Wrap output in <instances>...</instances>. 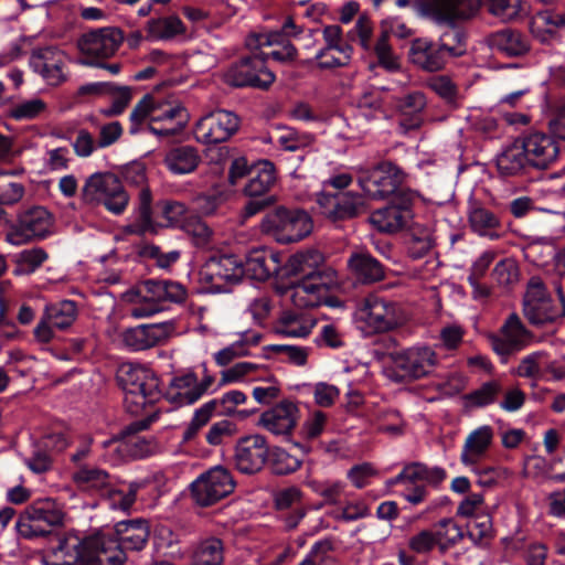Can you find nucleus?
<instances>
[{
	"label": "nucleus",
	"mask_w": 565,
	"mask_h": 565,
	"mask_svg": "<svg viewBox=\"0 0 565 565\" xmlns=\"http://www.w3.org/2000/svg\"><path fill=\"white\" fill-rule=\"evenodd\" d=\"M117 381L125 392V404L131 414H139L147 405L161 398L159 379L143 365L122 363L117 371Z\"/></svg>",
	"instance_id": "f257e3e1"
},
{
	"label": "nucleus",
	"mask_w": 565,
	"mask_h": 565,
	"mask_svg": "<svg viewBox=\"0 0 565 565\" xmlns=\"http://www.w3.org/2000/svg\"><path fill=\"white\" fill-rule=\"evenodd\" d=\"M354 319L365 335H374L404 326L408 318L398 302L371 295L361 301Z\"/></svg>",
	"instance_id": "f03ea898"
},
{
	"label": "nucleus",
	"mask_w": 565,
	"mask_h": 565,
	"mask_svg": "<svg viewBox=\"0 0 565 565\" xmlns=\"http://www.w3.org/2000/svg\"><path fill=\"white\" fill-rule=\"evenodd\" d=\"M260 227L277 242L290 244L308 236L312 232L313 223L306 211L280 206L264 216Z\"/></svg>",
	"instance_id": "7ed1b4c3"
},
{
	"label": "nucleus",
	"mask_w": 565,
	"mask_h": 565,
	"mask_svg": "<svg viewBox=\"0 0 565 565\" xmlns=\"http://www.w3.org/2000/svg\"><path fill=\"white\" fill-rule=\"evenodd\" d=\"M64 512L53 499L36 500L29 505L17 522V530L24 539L44 537L52 527L62 525Z\"/></svg>",
	"instance_id": "20e7f679"
},
{
	"label": "nucleus",
	"mask_w": 565,
	"mask_h": 565,
	"mask_svg": "<svg viewBox=\"0 0 565 565\" xmlns=\"http://www.w3.org/2000/svg\"><path fill=\"white\" fill-rule=\"evenodd\" d=\"M83 195L88 202L103 204L107 211L115 215L121 214L129 202V195L125 191L121 181L111 172L92 174L84 184Z\"/></svg>",
	"instance_id": "39448f33"
},
{
	"label": "nucleus",
	"mask_w": 565,
	"mask_h": 565,
	"mask_svg": "<svg viewBox=\"0 0 565 565\" xmlns=\"http://www.w3.org/2000/svg\"><path fill=\"white\" fill-rule=\"evenodd\" d=\"M404 171L391 161H383L371 169L360 171L358 183L365 196L372 200H384L397 195L405 181Z\"/></svg>",
	"instance_id": "423d86ee"
},
{
	"label": "nucleus",
	"mask_w": 565,
	"mask_h": 565,
	"mask_svg": "<svg viewBox=\"0 0 565 565\" xmlns=\"http://www.w3.org/2000/svg\"><path fill=\"white\" fill-rule=\"evenodd\" d=\"M235 487L231 471L223 466H215L192 481L190 492L198 505L210 507L230 495Z\"/></svg>",
	"instance_id": "0eeeda50"
},
{
	"label": "nucleus",
	"mask_w": 565,
	"mask_h": 565,
	"mask_svg": "<svg viewBox=\"0 0 565 565\" xmlns=\"http://www.w3.org/2000/svg\"><path fill=\"white\" fill-rule=\"evenodd\" d=\"M53 216L43 206H30L20 211L6 235L11 245H22L33 239H43L51 234Z\"/></svg>",
	"instance_id": "6e6552de"
},
{
	"label": "nucleus",
	"mask_w": 565,
	"mask_h": 565,
	"mask_svg": "<svg viewBox=\"0 0 565 565\" xmlns=\"http://www.w3.org/2000/svg\"><path fill=\"white\" fill-rule=\"evenodd\" d=\"M337 284V271L327 269L322 275L292 280L286 294L298 308L318 307L327 302L331 288Z\"/></svg>",
	"instance_id": "1a4fd4ad"
},
{
	"label": "nucleus",
	"mask_w": 565,
	"mask_h": 565,
	"mask_svg": "<svg viewBox=\"0 0 565 565\" xmlns=\"http://www.w3.org/2000/svg\"><path fill=\"white\" fill-rule=\"evenodd\" d=\"M394 370L401 381H415L430 375L439 364L436 351L426 344L414 345L392 354Z\"/></svg>",
	"instance_id": "9d476101"
},
{
	"label": "nucleus",
	"mask_w": 565,
	"mask_h": 565,
	"mask_svg": "<svg viewBox=\"0 0 565 565\" xmlns=\"http://www.w3.org/2000/svg\"><path fill=\"white\" fill-rule=\"evenodd\" d=\"M415 6L436 23L456 26L477 17L480 0H415Z\"/></svg>",
	"instance_id": "9b49d317"
},
{
	"label": "nucleus",
	"mask_w": 565,
	"mask_h": 565,
	"mask_svg": "<svg viewBox=\"0 0 565 565\" xmlns=\"http://www.w3.org/2000/svg\"><path fill=\"white\" fill-rule=\"evenodd\" d=\"M532 339V332L516 313L509 315L498 333L488 335L492 350L500 356L502 363H507L511 355L530 345Z\"/></svg>",
	"instance_id": "f8f14e48"
},
{
	"label": "nucleus",
	"mask_w": 565,
	"mask_h": 565,
	"mask_svg": "<svg viewBox=\"0 0 565 565\" xmlns=\"http://www.w3.org/2000/svg\"><path fill=\"white\" fill-rule=\"evenodd\" d=\"M224 81L235 87L267 89L274 83L275 75L268 70L264 57L253 55L231 65L224 73Z\"/></svg>",
	"instance_id": "ddd939ff"
},
{
	"label": "nucleus",
	"mask_w": 565,
	"mask_h": 565,
	"mask_svg": "<svg viewBox=\"0 0 565 565\" xmlns=\"http://www.w3.org/2000/svg\"><path fill=\"white\" fill-rule=\"evenodd\" d=\"M557 294L562 303L561 311L553 308L542 280L537 277L531 278L524 296V313L527 319L534 324H544L565 317V294L559 287Z\"/></svg>",
	"instance_id": "4468645a"
},
{
	"label": "nucleus",
	"mask_w": 565,
	"mask_h": 565,
	"mask_svg": "<svg viewBox=\"0 0 565 565\" xmlns=\"http://www.w3.org/2000/svg\"><path fill=\"white\" fill-rule=\"evenodd\" d=\"M238 127L239 119L234 113L217 109L198 120L194 137L204 145L221 143L227 141Z\"/></svg>",
	"instance_id": "2eb2a0df"
},
{
	"label": "nucleus",
	"mask_w": 565,
	"mask_h": 565,
	"mask_svg": "<svg viewBox=\"0 0 565 565\" xmlns=\"http://www.w3.org/2000/svg\"><path fill=\"white\" fill-rule=\"evenodd\" d=\"M244 277L243 262L235 255L210 257L200 270L202 281L210 284L217 291L225 290Z\"/></svg>",
	"instance_id": "dca6fc26"
},
{
	"label": "nucleus",
	"mask_w": 565,
	"mask_h": 565,
	"mask_svg": "<svg viewBox=\"0 0 565 565\" xmlns=\"http://www.w3.org/2000/svg\"><path fill=\"white\" fill-rule=\"evenodd\" d=\"M125 40L124 32L116 26H104L88 31L77 41L86 60H105L115 55Z\"/></svg>",
	"instance_id": "f3484780"
},
{
	"label": "nucleus",
	"mask_w": 565,
	"mask_h": 565,
	"mask_svg": "<svg viewBox=\"0 0 565 565\" xmlns=\"http://www.w3.org/2000/svg\"><path fill=\"white\" fill-rule=\"evenodd\" d=\"M413 201V192L399 191L388 205L371 214L370 222L380 232L396 233L406 226L412 217L411 206Z\"/></svg>",
	"instance_id": "a211bd4d"
},
{
	"label": "nucleus",
	"mask_w": 565,
	"mask_h": 565,
	"mask_svg": "<svg viewBox=\"0 0 565 565\" xmlns=\"http://www.w3.org/2000/svg\"><path fill=\"white\" fill-rule=\"evenodd\" d=\"M85 565H124L127 556L120 542L110 533H96L84 539Z\"/></svg>",
	"instance_id": "6ab92c4d"
},
{
	"label": "nucleus",
	"mask_w": 565,
	"mask_h": 565,
	"mask_svg": "<svg viewBox=\"0 0 565 565\" xmlns=\"http://www.w3.org/2000/svg\"><path fill=\"white\" fill-rule=\"evenodd\" d=\"M274 508L286 531H292L307 514L303 492L296 486L278 489L273 494Z\"/></svg>",
	"instance_id": "aec40b11"
},
{
	"label": "nucleus",
	"mask_w": 565,
	"mask_h": 565,
	"mask_svg": "<svg viewBox=\"0 0 565 565\" xmlns=\"http://www.w3.org/2000/svg\"><path fill=\"white\" fill-rule=\"evenodd\" d=\"M324 46L316 54L318 67L330 70L349 65L353 49L342 38V29L331 24L322 31Z\"/></svg>",
	"instance_id": "412c9836"
},
{
	"label": "nucleus",
	"mask_w": 565,
	"mask_h": 565,
	"mask_svg": "<svg viewBox=\"0 0 565 565\" xmlns=\"http://www.w3.org/2000/svg\"><path fill=\"white\" fill-rule=\"evenodd\" d=\"M269 455L264 436L255 434L238 439L235 446L234 462L237 470L245 475L259 472Z\"/></svg>",
	"instance_id": "4be33fe9"
},
{
	"label": "nucleus",
	"mask_w": 565,
	"mask_h": 565,
	"mask_svg": "<svg viewBox=\"0 0 565 565\" xmlns=\"http://www.w3.org/2000/svg\"><path fill=\"white\" fill-rule=\"evenodd\" d=\"M175 329L173 321L140 324L124 330L120 334L122 344L131 351H143L164 342Z\"/></svg>",
	"instance_id": "5701e85b"
},
{
	"label": "nucleus",
	"mask_w": 565,
	"mask_h": 565,
	"mask_svg": "<svg viewBox=\"0 0 565 565\" xmlns=\"http://www.w3.org/2000/svg\"><path fill=\"white\" fill-rule=\"evenodd\" d=\"M532 168L545 170L558 158V142L551 134L533 131L519 138Z\"/></svg>",
	"instance_id": "b1692460"
},
{
	"label": "nucleus",
	"mask_w": 565,
	"mask_h": 565,
	"mask_svg": "<svg viewBox=\"0 0 565 565\" xmlns=\"http://www.w3.org/2000/svg\"><path fill=\"white\" fill-rule=\"evenodd\" d=\"M317 202L321 213L333 222L355 217L364 206L363 196L351 191L337 194L322 192Z\"/></svg>",
	"instance_id": "393cba45"
},
{
	"label": "nucleus",
	"mask_w": 565,
	"mask_h": 565,
	"mask_svg": "<svg viewBox=\"0 0 565 565\" xmlns=\"http://www.w3.org/2000/svg\"><path fill=\"white\" fill-rule=\"evenodd\" d=\"M189 120V114L184 107L169 102H157L152 110V122L148 129L156 136H175L182 131Z\"/></svg>",
	"instance_id": "a878e982"
},
{
	"label": "nucleus",
	"mask_w": 565,
	"mask_h": 565,
	"mask_svg": "<svg viewBox=\"0 0 565 565\" xmlns=\"http://www.w3.org/2000/svg\"><path fill=\"white\" fill-rule=\"evenodd\" d=\"M65 64L66 55L64 52L53 46L33 51L30 58V65L34 72L39 73L47 84L53 86L65 82Z\"/></svg>",
	"instance_id": "bb28decb"
},
{
	"label": "nucleus",
	"mask_w": 565,
	"mask_h": 565,
	"mask_svg": "<svg viewBox=\"0 0 565 565\" xmlns=\"http://www.w3.org/2000/svg\"><path fill=\"white\" fill-rule=\"evenodd\" d=\"M299 419V409L290 401H281L274 407L264 412L258 424L274 435H288L296 427Z\"/></svg>",
	"instance_id": "cd10ccee"
},
{
	"label": "nucleus",
	"mask_w": 565,
	"mask_h": 565,
	"mask_svg": "<svg viewBox=\"0 0 565 565\" xmlns=\"http://www.w3.org/2000/svg\"><path fill=\"white\" fill-rule=\"evenodd\" d=\"M122 177L128 184L140 186L138 194V211L142 231H145L150 227L152 221V195L149 188L146 185V168L140 162H132L125 167Z\"/></svg>",
	"instance_id": "c85d7f7f"
},
{
	"label": "nucleus",
	"mask_w": 565,
	"mask_h": 565,
	"mask_svg": "<svg viewBox=\"0 0 565 565\" xmlns=\"http://www.w3.org/2000/svg\"><path fill=\"white\" fill-rule=\"evenodd\" d=\"M494 431L489 425L480 426L468 434L460 454L463 466H476L484 459L493 443Z\"/></svg>",
	"instance_id": "c756f323"
},
{
	"label": "nucleus",
	"mask_w": 565,
	"mask_h": 565,
	"mask_svg": "<svg viewBox=\"0 0 565 565\" xmlns=\"http://www.w3.org/2000/svg\"><path fill=\"white\" fill-rule=\"evenodd\" d=\"M408 55L415 66L427 72L440 71L448 61L438 43L427 39L414 40Z\"/></svg>",
	"instance_id": "7c9ffc66"
},
{
	"label": "nucleus",
	"mask_w": 565,
	"mask_h": 565,
	"mask_svg": "<svg viewBox=\"0 0 565 565\" xmlns=\"http://www.w3.org/2000/svg\"><path fill=\"white\" fill-rule=\"evenodd\" d=\"M353 277L363 285L382 281L385 278V267L369 252H353L347 260Z\"/></svg>",
	"instance_id": "2f4dec72"
},
{
	"label": "nucleus",
	"mask_w": 565,
	"mask_h": 565,
	"mask_svg": "<svg viewBox=\"0 0 565 565\" xmlns=\"http://www.w3.org/2000/svg\"><path fill=\"white\" fill-rule=\"evenodd\" d=\"M468 222L471 231L492 241L499 239L502 232L500 216L479 202H471L468 207Z\"/></svg>",
	"instance_id": "473e14b6"
},
{
	"label": "nucleus",
	"mask_w": 565,
	"mask_h": 565,
	"mask_svg": "<svg viewBox=\"0 0 565 565\" xmlns=\"http://www.w3.org/2000/svg\"><path fill=\"white\" fill-rule=\"evenodd\" d=\"M495 166L504 178L523 175L532 168L519 138L497 154Z\"/></svg>",
	"instance_id": "72a5a7b5"
},
{
	"label": "nucleus",
	"mask_w": 565,
	"mask_h": 565,
	"mask_svg": "<svg viewBox=\"0 0 565 565\" xmlns=\"http://www.w3.org/2000/svg\"><path fill=\"white\" fill-rule=\"evenodd\" d=\"M286 268L295 279L322 275L327 269H332L324 264L323 254L317 249L296 253L289 258Z\"/></svg>",
	"instance_id": "f704fd0d"
},
{
	"label": "nucleus",
	"mask_w": 565,
	"mask_h": 565,
	"mask_svg": "<svg viewBox=\"0 0 565 565\" xmlns=\"http://www.w3.org/2000/svg\"><path fill=\"white\" fill-rule=\"evenodd\" d=\"M149 526L145 520H130L118 522L114 533H110L117 542H120L122 551H140L145 547L149 537Z\"/></svg>",
	"instance_id": "c9c22d12"
},
{
	"label": "nucleus",
	"mask_w": 565,
	"mask_h": 565,
	"mask_svg": "<svg viewBox=\"0 0 565 565\" xmlns=\"http://www.w3.org/2000/svg\"><path fill=\"white\" fill-rule=\"evenodd\" d=\"M426 104V97L422 92H412L396 99L395 107L401 115L399 126L405 132L422 126V113Z\"/></svg>",
	"instance_id": "e433bc0d"
},
{
	"label": "nucleus",
	"mask_w": 565,
	"mask_h": 565,
	"mask_svg": "<svg viewBox=\"0 0 565 565\" xmlns=\"http://www.w3.org/2000/svg\"><path fill=\"white\" fill-rule=\"evenodd\" d=\"M565 29V13L544 10L535 13L530 23L532 35L541 43H550Z\"/></svg>",
	"instance_id": "4c0bfd02"
},
{
	"label": "nucleus",
	"mask_w": 565,
	"mask_h": 565,
	"mask_svg": "<svg viewBox=\"0 0 565 565\" xmlns=\"http://www.w3.org/2000/svg\"><path fill=\"white\" fill-rule=\"evenodd\" d=\"M162 309V280L149 279L137 291V305L131 309L135 318L150 317Z\"/></svg>",
	"instance_id": "58836bf2"
},
{
	"label": "nucleus",
	"mask_w": 565,
	"mask_h": 565,
	"mask_svg": "<svg viewBox=\"0 0 565 565\" xmlns=\"http://www.w3.org/2000/svg\"><path fill=\"white\" fill-rule=\"evenodd\" d=\"M487 43L491 50L507 56H520L530 49L527 39L520 31L513 29H503L491 33L487 38Z\"/></svg>",
	"instance_id": "ea45409f"
},
{
	"label": "nucleus",
	"mask_w": 565,
	"mask_h": 565,
	"mask_svg": "<svg viewBox=\"0 0 565 565\" xmlns=\"http://www.w3.org/2000/svg\"><path fill=\"white\" fill-rule=\"evenodd\" d=\"M154 415L147 419L138 420L130 424L126 429V436L124 440L118 444L117 449L127 452L134 458H143L152 452V445L143 437L137 436L136 434L140 430L147 429L153 422Z\"/></svg>",
	"instance_id": "a19ab883"
},
{
	"label": "nucleus",
	"mask_w": 565,
	"mask_h": 565,
	"mask_svg": "<svg viewBox=\"0 0 565 565\" xmlns=\"http://www.w3.org/2000/svg\"><path fill=\"white\" fill-rule=\"evenodd\" d=\"M163 162L173 174H188L198 168L201 157L194 147L179 146L166 153Z\"/></svg>",
	"instance_id": "79ce46f5"
},
{
	"label": "nucleus",
	"mask_w": 565,
	"mask_h": 565,
	"mask_svg": "<svg viewBox=\"0 0 565 565\" xmlns=\"http://www.w3.org/2000/svg\"><path fill=\"white\" fill-rule=\"evenodd\" d=\"M446 478V471L439 467L429 468L420 462H413L406 466L401 473L391 480L392 484L396 483H416L424 481L431 486H438Z\"/></svg>",
	"instance_id": "37998d69"
},
{
	"label": "nucleus",
	"mask_w": 565,
	"mask_h": 565,
	"mask_svg": "<svg viewBox=\"0 0 565 565\" xmlns=\"http://www.w3.org/2000/svg\"><path fill=\"white\" fill-rule=\"evenodd\" d=\"M170 402L178 405H191L200 399V392L196 388V375L189 372L171 380L167 391Z\"/></svg>",
	"instance_id": "c03bdc74"
},
{
	"label": "nucleus",
	"mask_w": 565,
	"mask_h": 565,
	"mask_svg": "<svg viewBox=\"0 0 565 565\" xmlns=\"http://www.w3.org/2000/svg\"><path fill=\"white\" fill-rule=\"evenodd\" d=\"M275 181L274 164L267 160L262 161L249 171V180L244 188V192L250 198L263 196L269 191Z\"/></svg>",
	"instance_id": "a18cd8bd"
},
{
	"label": "nucleus",
	"mask_w": 565,
	"mask_h": 565,
	"mask_svg": "<svg viewBox=\"0 0 565 565\" xmlns=\"http://www.w3.org/2000/svg\"><path fill=\"white\" fill-rule=\"evenodd\" d=\"M431 531L437 548L443 554L460 543L466 535L463 529L452 518L439 520L433 525Z\"/></svg>",
	"instance_id": "49530a36"
},
{
	"label": "nucleus",
	"mask_w": 565,
	"mask_h": 565,
	"mask_svg": "<svg viewBox=\"0 0 565 565\" xmlns=\"http://www.w3.org/2000/svg\"><path fill=\"white\" fill-rule=\"evenodd\" d=\"M184 32L185 26L177 15L150 19L146 24L147 40H171Z\"/></svg>",
	"instance_id": "de8ad7c7"
},
{
	"label": "nucleus",
	"mask_w": 565,
	"mask_h": 565,
	"mask_svg": "<svg viewBox=\"0 0 565 565\" xmlns=\"http://www.w3.org/2000/svg\"><path fill=\"white\" fill-rule=\"evenodd\" d=\"M224 562V544L218 537L202 540L195 547L191 565H222Z\"/></svg>",
	"instance_id": "09e8293b"
},
{
	"label": "nucleus",
	"mask_w": 565,
	"mask_h": 565,
	"mask_svg": "<svg viewBox=\"0 0 565 565\" xmlns=\"http://www.w3.org/2000/svg\"><path fill=\"white\" fill-rule=\"evenodd\" d=\"M52 556L70 565H85L84 540L71 534L64 536L52 550Z\"/></svg>",
	"instance_id": "8fccbe9b"
},
{
	"label": "nucleus",
	"mask_w": 565,
	"mask_h": 565,
	"mask_svg": "<svg viewBox=\"0 0 565 565\" xmlns=\"http://www.w3.org/2000/svg\"><path fill=\"white\" fill-rule=\"evenodd\" d=\"M43 316L56 329L64 330L73 324L77 317V307L73 300H63L47 305Z\"/></svg>",
	"instance_id": "3c124183"
},
{
	"label": "nucleus",
	"mask_w": 565,
	"mask_h": 565,
	"mask_svg": "<svg viewBox=\"0 0 565 565\" xmlns=\"http://www.w3.org/2000/svg\"><path fill=\"white\" fill-rule=\"evenodd\" d=\"M269 263H274V257L263 250L252 252L245 263H243L244 277H248L254 280L265 281L267 280L273 271Z\"/></svg>",
	"instance_id": "603ef678"
},
{
	"label": "nucleus",
	"mask_w": 565,
	"mask_h": 565,
	"mask_svg": "<svg viewBox=\"0 0 565 565\" xmlns=\"http://www.w3.org/2000/svg\"><path fill=\"white\" fill-rule=\"evenodd\" d=\"M49 259V254L42 247H31L14 256L15 275H31Z\"/></svg>",
	"instance_id": "864d4df0"
},
{
	"label": "nucleus",
	"mask_w": 565,
	"mask_h": 565,
	"mask_svg": "<svg viewBox=\"0 0 565 565\" xmlns=\"http://www.w3.org/2000/svg\"><path fill=\"white\" fill-rule=\"evenodd\" d=\"M73 479L84 490H99L110 484V476L106 470L88 466L81 467Z\"/></svg>",
	"instance_id": "5fc2aeb1"
},
{
	"label": "nucleus",
	"mask_w": 565,
	"mask_h": 565,
	"mask_svg": "<svg viewBox=\"0 0 565 565\" xmlns=\"http://www.w3.org/2000/svg\"><path fill=\"white\" fill-rule=\"evenodd\" d=\"M435 246V237L427 227L414 226L407 242V253L413 259L426 256Z\"/></svg>",
	"instance_id": "6e6d98bb"
},
{
	"label": "nucleus",
	"mask_w": 565,
	"mask_h": 565,
	"mask_svg": "<svg viewBox=\"0 0 565 565\" xmlns=\"http://www.w3.org/2000/svg\"><path fill=\"white\" fill-rule=\"evenodd\" d=\"M437 43L447 60L462 56L467 52L466 35L456 26L445 31Z\"/></svg>",
	"instance_id": "4d7b16f0"
},
{
	"label": "nucleus",
	"mask_w": 565,
	"mask_h": 565,
	"mask_svg": "<svg viewBox=\"0 0 565 565\" xmlns=\"http://www.w3.org/2000/svg\"><path fill=\"white\" fill-rule=\"evenodd\" d=\"M308 486L317 495L321 497L327 504H338L347 487L343 481L331 479H313L308 482Z\"/></svg>",
	"instance_id": "13d9d810"
},
{
	"label": "nucleus",
	"mask_w": 565,
	"mask_h": 565,
	"mask_svg": "<svg viewBox=\"0 0 565 565\" xmlns=\"http://www.w3.org/2000/svg\"><path fill=\"white\" fill-rule=\"evenodd\" d=\"M501 392V385L497 381L483 383L478 390L472 391L463 396L466 406L479 408L495 402L497 396Z\"/></svg>",
	"instance_id": "bf43d9fd"
},
{
	"label": "nucleus",
	"mask_w": 565,
	"mask_h": 565,
	"mask_svg": "<svg viewBox=\"0 0 565 565\" xmlns=\"http://www.w3.org/2000/svg\"><path fill=\"white\" fill-rule=\"evenodd\" d=\"M154 480V476L147 477L140 480L132 481L128 484L127 491L114 490L110 492L111 503L115 508L120 510H128L136 501V497L139 490L146 488Z\"/></svg>",
	"instance_id": "052dcab7"
},
{
	"label": "nucleus",
	"mask_w": 565,
	"mask_h": 565,
	"mask_svg": "<svg viewBox=\"0 0 565 565\" xmlns=\"http://www.w3.org/2000/svg\"><path fill=\"white\" fill-rule=\"evenodd\" d=\"M488 13L501 21H512L520 14L521 0H480Z\"/></svg>",
	"instance_id": "680f3d73"
},
{
	"label": "nucleus",
	"mask_w": 565,
	"mask_h": 565,
	"mask_svg": "<svg viewBox=\"0 0 565 565\" xmlns=\"http://www.w3.org/2000/svg\"><path fill=\"white\" fill-rule=\"evenodd\" d=\"M313 323L296 315H285L280 318L278 333L292 338H306L311 333Z\"/></svg>",
	"instance_id": "e2e57ef3"
},
{
	"label": "nucleus",
	"mask_w": 565,
	"mask_h": 565,
	"mask_svg": "<svg viewBox=\"0 0 565 565\" xmlns=\"http://www.w3.org/2000/svg\"><path fill=\"white\" fill-rule=\"evenodd\" d=\"M46 109V104L40 98H33L15 105L8 109V117L14 120H32L38 118Z\"/></svg>",
	"instance_id": "0e129e2a"
},
{
	"label": "nucleus",
	"mask_w": 565,
	"mask_h": 565,
	"mask_svg": "<svg viewBox=\"0 0 565 565\" xmlns=\"http://www.w3.org/2000/svg\"><path fill=\"white\" fill-rule=\"evenodd\" d=\"M270 467L275 475L285 476L297 471L301 460L282 448H275L270 457Z\"/></svg>",
	"instance_id": "69168bd1"
},
{
	"label": "nucleus",
	"mask_w": 565,
	"mask_h": 565,
	"mask_svg": "<svg viewBox=\"0 0 565 565\" xmlns=\"http://www.w3.org/2000/svg\"><path fill=\"white\" fill-rule=\"evenodd\" d=\"M217 405L218 401L212 399L195 411L192 420L183 433L184 440H191L196 436L198 431L209 423Z\"/></svg>",
	"instance_id": "338daca9"
},
{
	"label": "nucleus",
	"mask_w": 565,
	"mask_h": 565,
	"mask_svg": "<svg viewBox=\"0 0 565 565\" xmlns=\"http://www.w3.org/2000/svg\"><path fill=\"white\" fill-rule=\"evenodd\" d=\"M217 405L218 401L212 399L195 411L192 420L183 433L184 440H191L196 436L198 431L209 423Z\"/></svg>",
	"instance_id": "774afa93"
}]
</instances>
